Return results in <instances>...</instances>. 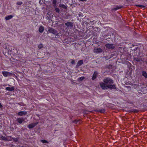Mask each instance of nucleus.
I'll return each mask as SVG.
<instances>
[{
    "mask_svg": "<svg viewBox=\"0 0 147 147\" xmlns=\"http://www.w3.org/2000/svg\"><path fill=\"white\" fill-rule=\"evenodd\" d=\"M103 82H102L100 84V85L102 89L116 90V86L113 84V80L110 78H106L103 79Z\"/></svg>",
    "mask_w": 147,
    "mask_h": 147,
    "instance_id": "nucleus-1",
    "label": "nucleus"
},
{
    "mask_svg": "<svg viewBox=\"0 0 147 147\" xmlns=\"http://www.w3.org/2000/svg\"><path fill=\"white\" fill-rule=\"evenodd\" d=\"M47 33H51L56 36L58 35L59 34L56 30L50 27L48 28Z\"/></svg>",
    "mask_w": 147,
    "mask_h": 147,
    "instance_id": "nucleus-2",
    "label": "nucleus"
},
{
    "mask_svg": "<svg viewBox=\"0 0 147 147\" xmlns=\"http://www.w3.org/2000/svg\"><path fill=\"white\" fill-rule=\"evenodd\" d=\"M105 46L106 48L111 49H113L115 47V45L113 44H106Z\"/></svg>",
    "mask_w": 147,
    "mask_h": 147,
    "instance_id": "nucleus-3",
    "label": "nucleus"
},
{
    "mask_svg": "<svg viewBox=\"0 0 147 147\" xmlns=\"http://www.w3.org/2000/svg\"><path fill=\"white\" fill-rule=\"evenodd\" d=\"M2 74L5 77L12 76L13 74L12 73L6 71H3L2 72Z\"/></svg>",
    "mask_w": 147,
    "mask_h": 147,
    "instance_id": "nucleus-4",
    "label": "nucleus"
},
{
    "mask_svg": "<svg viewBox=\"0 0 147 147\" xmlns=\"http://www.w3.org/2000/svg\"><path fill=\"white\" fill-rule=\"evenodd\" d=\"M65 25L67 26L68 28L71 29L73 27V23L71 22H68L65 24Z\"/></svg>",
    "mask_w": 147,
    "mask_h": 147,
    "instance_id": "nucleus-5",
    "label": "nucleus"
},
{
    "mask_svg": "<svg viewBox=\"0 0 147 147\" xmlns=\"http://www.w3.org/2000/svg\"><path fill=\"white\" fill-rule=\"evenodd\" d=\"M16 120L18 123L22 124L24 121L25 119L21 117L17 118Z\"/></svg>",
    "mask_w": 147,
    "mask_h": 147,
    "instance_id": "nucleus-6",
    "label": "nucleus"
},
{
    "mask_svg": "<svg viewBox=\"0 0 147 147\" xmlns=\"http://www.w3.org/2000/svg\"><path fill=\"white\" fill-rule=\"evenodd\" d=\"M38 122H36L34 123H32L31 124H30L28 125V127L30 129H32L36 125L38 124Z\"/></svg>",
    "mask_w": 147,
    "mask_h": 147,
    "instance_id": "nucleus-7",
    "label": "nucleus"
},
{
    "mask_svg": "<svg viewBox=\"0 0 147 147\" xmlns=\"http://www.w3.org/2000/svg\"><path fill=\"white\" fill-rule=\"evenodd\" d=\"M27 112L26 111H20L18 113V115L19 116H21L23 115H27Z\"/></svg>",
    "mask_w": 147,
    "mask_h": 147,
    "instance_id": "nucleus-8",
    "label": "nucleus"
},
{
    "mask_svg": "<svg viewBox=\"0 0 147 147\" xmlns=\"http://www.w3.org/2000/svg\"><path fill=\"white\" fill-rule=\"evenodd\" d=\"M83 63V61L82 60L79 61L76 65V67L78 68Z\"/></svg>",
    "mask_w": 147,
    "mask_h": 147,
    "instance_id": "nucleus-9",
    "label": "nucleus"
},
{
    "mask_svg": "<svg viewBox=\"0 0 147 147\" xmlns=\"http://www.w3.org/2000/svg\"><path fill=\"white\" fill-rule=\"evenodd\" d=\"M95 52L96 53H101L102 51V50L101 48H98L96 49H95Z\"/></svg>",
    "mask_w": 147,
    "mask_h": 147,
    "instance_id": "nucleus-10",
    "label": "nucleus"
},
{
    "mask_svg": "<svg viewBox=\"0 0 147 147\" xmlns=\"http://www.w3.org/2000/svg\"><path fill=\"white\" fill-rule=\"evenodd\" d=\"M98 74V72L97 71H94L92 77V79L93 80H94L96 78Z\"/></svg>",
    "mask_w": 147,
    "mask_h": 147,
    "instance_id": "nucleus-11",
    "label": "nucleus"
},
{
    "mask_svg": "<svg viewBox=\"0 0 147 147\" xmlns=\"http://www.w3.org/2000/svg\"><path fill=\"white\" fill-rule=\"evenodd\" d=\"M134 60L137 62H140V61H142V59L139 57H134Z\"/></svg>",
    "mask_w": 147,
    "mask_h": 147,
    "instance_id": "nucleus-12",
    "label": "nucleus"
},
{
    "mask_svg": "<svg viewBox=\"0 0 147 147\" xmlns=\"http://www.w3.org/2000/svg\"><path fill=\"white\" fill-rule=\"evenodd\" d=\"M14 89L15 88L13 87H7L5 88V90L9 91H13V90H14Z\"/></svg>",
    "mask_w": 147,
    "mask_h": 147,
    "instance_id": "nucleus-13",
    "label": "nucleus"
},
{
    "mask_svg": "<svg viewBox=\"0 0 147 147\" xmlns=\"http://www.w3.org/2000/svg\"><path fill=\"white\" fill-rule=\"evenodd\" d=\"M59 7H62L65 9H67V7L63 4H60L59 5Z\"/></svg>",
    "mask_w": 147,
    "mask_h": 147,
    "instance_id": "nucleus-14",
    "label": "nucleus"
},
{
    "mask_svg": "<svg viewBox=\"0 0 147 147\" xmlns=\"http://www.w3.org/2000/svg\"><path fill=\"white\" fill-rule=\"evenodd\" d=\"M13 138L11 136H7L6 141H11L13 140Z\"/></svg>",
    "mask_w": 147,
    "mask_h": 147,
    "instance_id": "nucleus-15",
    "label": "nucleus"
},
{
    "mask_svg": "<svg viewBox=\"0 0 147 147\" xmlns=\"http://www.w3.org/2000/svg\"><path fill=\"white\" fill-rule=\"evenodd\" d=\"M123 7V6H117L116 7L112 9V10L116 11L117 9H121Z\"/></svg>",
    "mask_w": 147,
    "mask_h": 147,
    "instance_id": "nucleus-16",
    "label": "nucleus"
},
{
    "mask_svg": "<svg viewBox=\"0 0 147 147\" xmlns=\"http://www.w3.org/2000/svg\"><path fill=\"white\" fill-rule=\"evenodd\" d=\"M0 140L3 141H6L7 140V136L5 137L1 135L0 138Z\"/></svg>",
    "mask_w": 147,
    "mask_h": 147,
    "instance_id": "nucleus-17",
    "label": "nucleus"
},
{
    "mask_svg": "<svg viewBox=\"0 0 147 147\" xmlns=\"http://www.w3.org/2000/svg\"><path fill=\"white\" fill-rule=\"evenodd\" d=\"M44 30V27L42 26H41L39 27L38 31L42 33L43 32Z\"/></svg>",
    "mask_w": 147,
    "mask_h": 147,
    "instance_id": "nucleus-18",
    "label": "nucleus"
},
{
    "mask_svg": "<svg viewBox=\"0 0 147 147\" xmlns=\"http://www.w3.org/2000/svg\"><path fill=\"white\" fill-rule=\"evenodd\" d=\"M97 111L98 112L104 113L105 111V109L102 108V109H99L97 110Z\"/></svg>",
    "mask_w": 147,
    "mask_h": 147,
    "instance_id": "nucleus-19",
    "label": "nucleus"
},
{
    "mask_svg": "<svg viewBox=\"0 0 147 147\" xmlns=\"http://www.w3.org/2000/svg\"><path fill=\"white\" fill-rule=\"evenodd\" d=\"M13 17V16L12 15H10L9 16H7L5 18V19L6 20H8L10 19H11Z\"/></svg>",
    "mask_w": 147,
    "mask_h": 147,
    "instance_id": "nucleus-20",
    "label": "nucleus"
},
{
    "mask_svg": "<svg viewBox=\"0 0 147 147\" xmlns=\"http://www.w3.org/2000/svg\"><path fill=\"white\" fill-rule=\"evenodd\" d=\"M142 75L145 78H147V74L145 71H143L142 72Z\"/></svg>",
    "mask_w": 147,
    "mask_h": 147,
    "instance_id": "nucleus-21",
    "label": "nucleus"
},
{
    "mask_svg": "<svg viewBox=\"0 0 147 147\" xmlns=\"http://www.w3.org/2000/svg\"><path fill=\"white\" fill-rule=\"evenodd\" d=\"M106 68L109 69H111L112 68V65H107L106 66Z\"/></svg>",
    "mask_w": 147,
    "mask_h": 147,
    "instance_id": "nucleus-22",
    "label": "nucleus"
},
{
    "mask_svg": "<svg viewBox=\"0 0 147 147\" xmlns=\"http://www.w3.org/2000/svg\"><path fill=\"white\" fill-rule=\"evenodd\" d=\"M80 120H79L75 119L73 121V122L76 124H80Z\"/></svg>",
    "mask_w": 147,
    "mask_h": 147,
    "instance_id": "nucleus-23",
    "label": "nucleus"
},
{
    "mask_svg": "<svg viewBox=\"0 0 147 147\" xmlns=\"http://www.w3.org/2000/svg\"><path fill=\"white\" fill-rule=\"evenodd\" d=\"M14 142L16 143L18 141L19 138H13V140Z\"/></svg>",
    "mask_w": 147,
    "mask_h": 147,
    "instance_id": "nucleus-24",
    "label": "nucleus"
},
{
    "mask_svg": "<svg viewBox=\"0 0 147 147\" xmlns=\"http://www.w3.org/2000/svg\"><path fill=\"white\" fill-rule=\"evenodd\" d=\"M57 3V0H53V3L54 4V7H56V3Z\"/></svg>",
    "mask_w": 147,
    "mask_h": 147,
    "instance_id": "nucleus-25",
    "label": "nucleus"
},
{
    "mask_svg": "<svg viewBox=\"0 0 147 147\" xmlns=\"http://www.w3.org/2000/svg\"><path fill=\"white\" fill-rule=\"evenodd\" d=\"M55 11H56L57 12V13H59L60 12L59 9L58 8H56V7H55Z\"/></svg>",
    "mask_w": 147,
    "mask_h": 147,
    "instance_id": "nucleus-26",
    "label": "nucleus"
},
{
    "mask_svg": "<svg viewBox=\"0 0 147 147\" xmlns=\"http://www.w3.org/2000/svg\"><path fill=\"white\" fill-rule=\"evenodd\" d=\"M38 47L39 49H41L43 47V45L42 44H40L38 45Z\"/></svg>",
    "mask_w": 147,
    "mask_h": 147,
    "instance_id": "nucleus-27",
    "label": "nucleus"
},
{
    "mask_svg": "<svg viewBox=\"0 0 147 147\" xmlns=\"http://www.w3.org/2000/svg\"><path fill=\"white\" fill-rule=\"evenodd\" d=\"M41 142L43 143H49V142L45 140H42Z\"/></svg>",
    "mask_w": 147,
    "mask_h": 147,
    "instance_id": "nucleus-28",
    "label": "nucleus"
},
{
    "mask_svg": "<svg viewBox=\"0 0 147 147\" xmlns=\"http://www.w3.org/2000/svg\"><path fill=\"white\" fill-rule=\"evenodd\" d=\"M138 111V110L134 109H132L131 110V111L134 112H137Z\"/></svg>",
    "mask_w": 147,
    "mask_h": 147,
    "instance_id": "nucleus-29",
    "label": "nucleus"
},
{
    "mask_svg": "<svg viewBox=\"0 0 147 147\" xmlns=\"http://www.w3.org/2000/svg\"><path fill=\"white\" fill-rule=\"evenodd\" d=\"M23 3L21 1H18L16 3V4L18 5H20Z\"/></svg>",
    "mask_w": 147,
    "mask_h": 147,
    "instance_id": "nucleus-30",
    "label": "nucleus"
},
{
    "mask_svg": "<svg viewBox=\"0 0 147 147\" xmlns=\"http://www.w3.org/2000/svg\"><path fill=\"white\" fill-rule=\"evenodd\" d=\"M84 79H85L84 77H82L79 78H78V80H80V81H81L82 80H83Z\"/></svg>",
    "mask_w": 147,
    "mask_h": 147,
    "instance_id": "nucleus-31",
    "label": "nucleus"
},
{
    "mask_svg": "<svg viewBox=\"0 0 147 147\" xmlns=\"http://www.w3.org/2000/svg\"><path fill=\"white\" fill-rule=\"evenodd\" d=\"M136 6L137 7H142V8H144V7H145V6H144L143 5H136Z\"/></svg>",
    "mask_w": 147,
    "mask_h": 147,
    "instance_id": "nucleus-32",
    "label": "nucleus"
},
{
    "mask_svg": "<svg viewBox=\"0 0 147 147\" xmlns=\"http://www.w3.org/2000/svg\"><path fill=\"white\" fill-rule=\"evenodd\" d=\"M71 64L73 65H74L75 63V61L72 59H71Z\"/></svg>",
    "mask_w": 147,
    "mask_h": 147,
    "instance_id": "nucleus-33",
    "label": "nucleus"
},
{
    "mask_svg": "<svg viewBox=\"0 0 147 147\" xmlns=\"http://www.w3.org/2000/svg\"><path fill=\"white\" fill-rule=\"evenodd\" d=\"M3 108V107L2 105L1 104V103L0 102V108L1 109H2V108Z\"/></svg>",
    "mask_w": 147,
    "mask_h": 147,
    "instance_id": "nucleus-34",
    "label": "nucleus"
},
{
    "mask_svg": "<svg viewBox=\"0 0 147 147\" xmlns=\"http://www.w3.org/2000/svg\"><path fill=\"white\" fill-rule=\"evenodd\" d=\"M87 0H80V1H82V2H84V1H86Z\"/></svg>",
    "mask_w": 147,
    "mask_h": 147,
    "instance_id": "nucleus-35",
    "label": "nucleus"
},
{
    "mask_svg": "<svg viewBox=\"0 0 147 147\" xmlns=\"http://www.w3.org/2000/svg\"><path fill=\"white\" fill-rule=\"evenodd\" d=\"M138 49V48H136L134 49V51H136L137 50V49Z\"/></svg>",
    "mask_w": 147,
    "mask_h": 147,
    "instance_id": "nucleus-36",
    "label": "nucleus"
},
{
    "mask_svg": "<svg viewBox=\"0 0 147 147\" xmlns=\"http://www.w3.org/2000/svg\"><path fill=\"white\" fill-rule=\"evenodd\" d=\"M7 85H3V86H4V87H5V86H7Z\"/></svg>",
    "mask_w": 147,
    "mask_h": 147,
    "instance_id": "nucleus-37",
    "label": "nucleus"
},
{
    "mask_svg": "<svg viewBox=\"0 0 147 147\" xmlns=\"http://www.w3.org/2000/svg\"><path fill=\"white\" fill-rule=\"evenodd\" d=\"M81 13L79 14V16H82V15H81Z\"/></svg>",
    "mask_w": 147,
    "mask_h": 147,
    "instance_id": "nucleus-38",
    "label": "nucleus"
},
{
    "mask_svg": "<svg viewBox=\"0 0 147 147\" xmlns=\"http://www.w3.org/2000/svg\"><path fill=\"white\" fill-rule=\"evenodd\" d=\"M139 86V85H137V86L136 87H137V86Z\"/></svg>",
    "mask_w": 147,
    "mask_h": 147,
    "instance_id": "nucleus-39",
    "label": "nucleus"
},
{
    "mask_svg": "<svg viewBox=\"0 0 147 147\" xmlns=\"http://www.w3.org/2000/svg\"><path fill=\"white\" fill-rule=\"evenodd\" d=\"M8 86H11L10 85H9V84H8Z\"/></svg>",
    "mask_w": 147,
    "mask_h": 147,
    "instance_id": "nucleus-40",
    "label": "nucleus"
},
{
    "mask_svg": "<svg viewBox=\"0 0 147 147\" xmlns=\"http://www.w3.org/2000/svg\"><path fill=\"white\" fill-rule=\"evenodd\" d=\"M9 51H11V50H10V49H9ZM8 51H9V50Z\"/></svg>",
    "mask_w": 147,
    "mask_h": 147,
    "instance_id": "nucleus-41",
    "label": "nucleus"
},
{
    "mask_svg": "<svg viewBox=\"0 0 147 147\" xmlns=\"http://www.w3.org/2000/svg\"><path fill=\"white\" fill-rule=\"evenodd\" d=\"M4 134L5 135H6V134H5L4 133Z\"/></svg>",
    "mask_w": 147,
    "mask_h": 147,
    "instance_id": "nucleus-42",
    "label": "nucleus"
},
{
    "mask_svg": "<svg viewBox=\"0 0 147 147\" xmlns=\"http://www.w3.org/2000/svg\"><path fill=\"white\" fill-rule=\"evenodd\" d=\"M19 105H21V104H19Z\"/></svg>",
    "mask_w": 147,
    "mask_h": 147,
    "instance_id": "nucleus-43",
    "label": "nucleus"
},
{
    "mask_svg": "<svg viewBox=\"0 0 147 147\" xmlns=\"http://www.w3.org/2000/svg\"><path fill=\"white\" fill-rule=\"evenodd\" d=\"M146 63H147V62H146Z\"/></svg>",
    "mask_w": 147,
    "mask_h": 147,
    "instance_id": "nucleus-44",
    "label": "nucleus"
}]
</instances>
